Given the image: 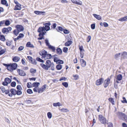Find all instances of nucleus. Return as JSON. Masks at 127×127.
<instances>
[{"mask_svg":"<svg viewBox=\"0 0 127 127\" xmlns=\"http://www.w3.org/2000/svg\"><path fill=\"white\" fill-rule=\"evenodd\" d=\"M118 20L121 21H125L127 20V16L120 18Z\"/></svg>","mask_w":127,"mask_h":127,"instance_id":"obj_23","label":"nucleus"},{"mask_svg":"<svg viewBox=\"0 0 127 127\" xmlns=\"http://www.w3.org/2000/svg\"><path fill=\"white\" fill-rule=\"evenodd\" d=\"M24 36V35L23 34L20 33L19 34V36L17 37V40H18L19 39L23 37Z\"/></svg>","mask_w":127,"mask_h":127,"instance_id":"obj_35","label":"nucleus"},{"mask_svg":"<svg viewBox=\"0 0 127 127\" xmlns=\"http://www.w3.org/2000/svg\"><path fill=\"white\" fill-rule=\"evenodd\" d=\"M31 84V82H28L27 84V86L28 88H30L32 87L31 86H30V84Z\"/></svg>","mask_w":127,"mask_h":127,"instance_id":"obj_58","label":"nucleus"},{"mask_svg":"<svg viewBox=\"0 0 127 127\" xmlns=\"http://www.w3.org/2000/svg\"><path fill=\"white\" fill-rule=\"evenodd\" d=\"M21 5L20 4H19L18 5H16L14 7L15 10H20L21 9Z\"/></svg>","mask_w":127,"mask_h":127,"instance_id":"obj_15","label":"nucleus"},{"mask_svg":"<svg viewBox=\"0 0 127 127\" xmlns=\"http://www.w3.org/2000/svg\"><path fill=\"white\" fill-rule=\"evenodd\" d=\"M4 23L6 26H8L10 24V22L8 20H6L5 22H4Z\"/></svg>","mask_w":127,"mask_h":127,"instance_id":"obj_44","label":"nucleus"},{"mask_svg":"<svg viewBox=\"0 0 127 127\" xmlns=\"http://www.w3.org/2000/svg\"><path fill=\"white\" fill-rule=\"evenodd\" d=\"M47 116L48 118L49 119H51L52 117V114L50 112H48L47 114Z\"/></svg>","mask_w":127,"mask_h":127,"instance_id":"obj_46","label":"nucleus"},{"mask_svg":"<svg viewBox=\"0 0 127 127\" xmlns=\"http://www.w3.org/2000/svg\"><path fill=\"white\" fill-rule=\"evenodd\" d=\"M56 52L57 54L59 55H61L62 53V49L59 48H58L57 49Z\"/></svg>","mask_w":127,"mask_h":127,"instance_id":"obj_22","label":"nucleus"},{"mask_svg":"<svg viewBox=\"0 0 127 127\" xmlns=\"http://www.w3.org/2000/svg\"><path fill=\"white\" fill-rule=\"evenodd\" d=\"M46 66H47L49 68L51 67V65H52V64L51 63V62L50 60H47L46 61Z\"/></svg>","mask_w":127,"mask_h":127,"instance_id":"obj_19","label":"nucleus"},{"mask_svg":"<svg viewBox=\"0 0 127 127\" xmlns=\"http://www.w3.org/2000/svg\"><path fill=\"white\" fill-rule=\"evenodd\" d=\"M122 78V75L121 74H119L116 76L114 80L115 81L116 83L119 84L120 83L119 81H120L121 80Z\"/></svg>","mask_w":127,"mask_h":127,"instance_id":"obj_3","label":"nucleus"},{"mask_svg":"<svg viewBox=\"0 0 127 127\" xmlns=\"http://www.w3.org/2000/svg\"><path fill=\"white\" fill-rule=\"evenodd\" d=\"M36 71V69H34L32 68H31L30 70V72L32 74L34 73Z\"/></svg>","mask_w":127,"mask_h":127,"instance_id":"obj_36","label":"nucleus"},{"mask_svg":"<svg viewBox=\"0 0 127 127\" xmlns=\"http://www.w3.org/2000/svg\"><path fill=\"white\" fill-rule=\"evenodd\" d=\"M20 58L18 56H15L12 59L13 61L15 62H18L20 60Z\"/></svg>","mask_w":127,"mask_h":127,"instance_id":"obj_18","label":"nucleus"},{"mask_svg":"<svg viewBox=\"0 0 127 127\" xmlns=\"http://www.w3.org/2000/svg\"><path fill=\"white\" fill-rule=\"evenodd\" d=\"M31 63L33 64L36 65L37 64V62L35 59H33L32 60H31Z\"/></svg>","mask_w":127,"mask_h":127,"instance_id":"obj_41","label":"nucleus"},{"mask_svg":"<svg viewBox=\"0 0 127 127\" xmlns=\"http://www.w3.org/2000/svg\"><path fill=\"white\" fill-rule=\"evenodd\" d=\"M27 92L30 94H31L33 93V92L32 90L30 89H29L27 90Z\"/></svg>","mask_w":127,"mask_h":127,"instance_id":"obj_47","label":"nucleus"},{"mask_svg":"<svg viewBox=\"0 0 127 127\" xmlns=\"http://www.w3.org/2000/svg\"><path fill=\"white\" fill-rule=\"evenodd\" d=\"M39 54L41 56H42V58L43 59V58L47 53V52L44 50H42V51L40 52L39 53Z\"/></svg>","mask_w":127,"mask_h":127,"instance_id":"obj_9","label":"nucleus"},{"mask_svg":"<svg viewBox=\"0 0 127 127\" xmlns=\"http://www.w3.org/2000/svg\"><path fill=\"white\" fill-rule=\"evenodd\" d=\"M12 30V28L10 27H9L7 28H4L2 29V32L3 33H5L6 34H8L9 32Z\"/></svg>","mask_w":127,"mask_h":127,"instance_id":"obj_4","label":"nucleus"},{"mask_svg":"<svg viewBox=\"0 0 127 127\" xmlns=\"http://www.w3.org/2000/svg\"><path fill=\"white\" fill-rule=\"evenodd\" d=\"M103 79L102 78H101L99 79H98L96 82V84L97 85H99L101 84L103 81Z\"/></svg>","mask_w":127,"mask_h":127,"instance_id":"obj_8","label":"nucleus"},{"mask_svg":"<svg viewBox=\"0 0 127 127\" xmlns=\"http://www.w3.org/2000/svg\"><path fill=\"white\" fill-rule=\"evenodd\" d=\"M5 52V50L3 49L0 51V55L3 54Z\"/></svg>","mask_w":127,"mask_h":127,"instance_id":"obj_59","label":"nucleus"},{"mask_svg":"<svg viewBox=\"0 0 127 127\" xmlns=\"http://www.w3.org/2000/svg\"><path fill=\"white\" fill-rule=\"evenodd\" d=\"M60 59L58 58V57H55L54 59V61L56 62V63L57 64V62H58V61H59Z\"/></svg>","mask_w":127,"mask_h":127,"instance_id":"obj_45","label":"nucleus"},{"mask_svg":"<svg viewBox=\"0 0 127 127\" xmlns=\"http://www.w3.org/2000/svg\"><path fill=\"white\" fill-rule=\"evenodd\" d=\"M63 85L65 88H67L68 86V84L66 82H63L62 83Z\"/></svg>","mask_w":127,"mask_h":127,"instance_id":"obj_43","label":"nucleus"},{"mask_svg":"<svg viewBox=\"0 0 127 127\" xmlns=\"http://www.w3.org/2000/svg\"><path fill=\"white\" fill-rule=\"evenodd\" d=\"M46 88V85H44L40 89L38 90V93H42L45 89Z\"/></svg>","mask_w":127,"mask_h":127,"instance_id":"obj_11","label":"nucleus"},{"mask_svg":"<svg viewBox=\"0 0 127 127\" xmlns=\"http://www.w3.org/2000/svg\"><path fill=\"white\" fill-rule=\"evenodd\" d=\"M10 92L12 95H15L16 94V90L13 89H11L10 90Z\"/></svg>","mask_w":127,"mask_h":127,"instance_id":"obj_25","label":"nucleus"},{"mask_svg":"<svg viewBox=\"0 0 127 127\" xmlns=\"http://www.w3.org/2000/svg\"><path fill=\"white\" fill-rule=\"evenodd\" d=\"M68 49L66 47H64L63 48V51L64 52L66 53L68 51Z\"/></svg>","mask_w":127,"mask_h":127,"instance_id":"obj_50","label":"nucleus"},{"mask_svg":"<svg viewBox=\"0 0 127 127\" xmlns=\"http://www.w3.org/2000/svg\"><path fill=\"white\" fill-rule=\"evenodd\" d=\"M17 89L18 90L21 91V89H22V88L21 87V86L20 85H18L17 87Z\"/></svg>","mask_w":127,"mask_h":127,"instance_id":"obj_61","label":"nucleus"},{"mask_svg":"<svg viewBox=\"0 0 127 127\" xmlns=\"http://www.w3.org/2000/svg\"><path fill=\"white\" fill-rule=\"evenodd\" d=\"M118 114L120 116H122L123 117H125L126 116L125 114L122 112H119L118 113Z\"/></svg>","mask_w":127,"mask_h":127,"instance_id":"obj_40","label":"nucleus"},{"mask_svg":"<svg viewBox=\"0 0 127 127\" xmlns=\"http://www.w3.org/2000/svg\"><path fill=\"white\" fill-rule=\"evenodd\" d=\"M108 127H113V124L111 123H109L108 124Z\"/></svg>","mask_w":127,"mask_h":127,"instance_id":"obj_64","label":"nucleus"},{"mask_svg":"<svg viewBox=\"0 0 127 127\" xmlns=\"http://www.w3.org/2000/svg\"><path fill=\"white\" fill-rule=\"evenodd\" d=\"M52 56L51 54H47L43 58L45 60L47 59H49L51 58Z\"/></svg>","mask_w":127,"mask_h":127,"instance_id":"obj_20","label":"nucleus"},{"mask_svg":"<svg viewBox=\"0 0 127 127\" xmlns=\"http://www.w3.org/2000/svg\"><path fill=\"white\" fill-rule=\"evenodd\" d=\"M45 43L46 44V46L48 47L50 45L49 42V40L47 39H46L45 40Z\"/></svg>","mask_w":127,"mask_h":127,"instance_id":"obj_34","label":"nucleus"},{"mask_svg":"<svg viewBox=\"0 0 127 127\" xmlns=\"http://www.w3.org/2000/svg\"><path fill=\"white\" fill-rule=\"evenodd\" d=\"M51 24L49 22H48L47 23L44 24V25H45V27H44V29L45 31H47L50 30V27L49 26L51 25Z\"/></svg>","mask_w":127,"mask_h":127,"instance_id":"obj_5","label":"nucleus"},{"mask_svg":"<svg viewBox=\"0 0 127 127\" xmlns=\"http://www.w3.org/2000/svg\"><path fill=\"white\" fill-rule=\"evenodd\" d=\"M0 39L3 41H4L5 39L4 36L2 35H0Z\"/></svg>","mask_w":127,"mask_h":127,"instance_id":"obj_38","label":"nucleus"},{"mask_svg":"<svg viewBox=\"0 0 127 127\" xmlns=\"http://www.w3.org/2000/svg\"><path fill=\"white\" fill-rule=\"evenodd\" d=\"M56 67L57 70H60L62 69V66L60 64H58L56 66Z\"/></svg>","mask_w":127,"mask_h":127,"instance_id":"obj_33","label":"nucleus"},{"mask_svg":"<svg viewBox=\"0 0 127 127\" xmlns=\"http://www.w3.org/2000/svg\"><path fill=\"white\" fill-rule=\"evenodd\" d=\"M110 79L109 78H108L104 81L103 83L104 88H106L107 87L108 85L110 83Z\"/></svg>","mask_w":127,"mask_h":127,"instance_id":"obj_6","label":"nucleus"},{"mask_svg":"<svg viewBox=\"0 0 127 127\" xmlns=\"http://www.w3.org/2000/svg\"><path fill=\"white\" fill-rule=\"evenodd\" d=\"M73 76L74 77V79L75 80H77L79 79V76L78 75L76 74L75 75Z\"/></svg>","mask_w":127,"mask_h":127,"instance_id":"obj_54","label":"nucleus"},{"mask_svg":"<svg viewBox=\"0 0 127 127\" xmlns=\"http://www.w3.org/2000/svg\"><path fill=\"white\" fill-rule=\"evenodd\" d=\"M53 106L55 107H57V106H59L62 105L59 102L53 103Z\"/></svg>","mask_w":127,"mask_h":127,"instance_id":"obj_37","label":"nucleus"},{"mask_svg":"<svg viewBox=\"0 0 127 127\" xmlns=\"http://www.w3.org/2000/svg\"><path fill=\"white\" fill-rule=\"evenodd\" d=\"M121 58H127V52H123V53L122 54Z\"/></svg>","mask_w":127,"mask_h":127,"instance_id":"obj_17","label":"nucleus"},{"mask_svg":"<svg viewBox=\"0 0 127 127\" xmlns=\"http://www.w3.org/2000/svg\"><path fill=\"white\" fill-rule=\"evenodd\" d=\"M16 28L20 32L24 30L23 27L21 25H18L16 26Z\"/></svg>","mask_w":127,"mask_h":127,"instance_id":"obj_12","label":"nucleus"},{"mask_svg":"<svg viewBox=\"0 0 127 127\" xmlns=\"http://www.w3.org/2000/svg\"><path fill=\"white\" fill-rule=\"evenodd\" d=\"M79 49L80 51H85L83 49V47L82 46H79Z\"/></svg>","mask_w":127,"mask_h":127,"instance_id":"obj_57","label":"nucleus"},{"mask_svg":"<svg viewBox=\"0 0 127 127\" xmlns=\"http://www.w3.org/2000/svg\"><path fill=\"white\" fill-rule=\"evenodd\" d=\"M64 33L68 34L69 32L68 30L65 29L64 30Z\"/></svg>","mask_w":127,"mask_h":127,"instance_id":"obj_63","label":"nucleus"},{"mask_svg":"<svg viewBox=\"0 0 127 127\" xmlns=\"http://www.w3.org/2000/svg\"><path fill=\"white\" fill-rule=\"evenodd\" d=\"M22 92L20 90L16 91V94L18 95H20L22 94Z\"/></svg>","mask_w":127,"mask_h":127,"instance_id":"obj_48","label":"nucleus"},{"mask_svg":"<svg viewBox=\"0 0 127 127\" xmlns=\"http://www.w3.org/2000/svg\"><path fill=\"white\" fill-rule=\"evenodd\" d=\"M17 64L15 63L10 64L7 67V69L11 71L15 70L17 67Z\"/></svg>","mask_w":127,"mask_h":127,"instance_id":"obj_1","label":"nucleus"},{"mask_svg":"<svg viewBox=\"0 0 127 127\" xmlns=\"http://www.w3.org/2000/svg\"><path fill=\"white\" fill-rule=\"evenodd\" d=\"M24 48V47L23 46H20L18 48V51H21Z\"/></svg>","mask_w":127,"mask_h":127,"instance_id":"obj_56","label":"nucleus"},{"mask_svg":"<svg viewBox=\"0 0 127 127\" xmlns=\"http://www.w3.org/2000/svg\"><path fill=\"white\" fill-rule=\"evenodd\" d=\"M4 81L8 84L10 83L11 82V80L8 78H6L5 79Z\"/></svg>","mask_w":127,"mask_h":127,"instance_id":"obj_30","label":"nucleus"},{"mask_svg":"<svg viewBox=\"0 0 127 127\" xmlns=\"http://www.w3.org/2000/svg\"><path fill=\"white\" fill-rule=\"evenodd\" d=\"M38 32L39 33H43V34L44 33V34L46 33L44 29V27H39L38 30Z\"/></svg>","mask_w":127,"mask_h":127,"instance_id":"obj_7","label":"nucleus"},{"mask_svg":"<svg viewBox=\"0 0 127 127\" xmlns=\"http://www.w3.org/2000/svg\"><path fill=\"white\" fill-rule=\"evenodd\" d=\"M19 32H20L17 29L13 31L14 33L16 36H17L18 35Z\"/></svg>","mask_w":127,"mask_h":127,"instance_id":"obj_31","label":"nucleus"},{"mask_svg":"<svg viewBox=\"0 0 127 127\" xmlns=\"http://www.w3.org/2000/svg\"><path fill=\"white\" fill-rule=\"evenodd\" d=\"M45 12L43 11H34V13L37 15H40L43 14V13H44Z\"/></svg>","mask_w":127,"mask_h":127,"instance_id":"obj_28","label":"nucleus"},{"mask_svg":"<svg viewBox=\"0 0 127 127\" xmlns=\"http://www.w3.org/2000/svg\"><path fill=\"white\" fill-rule=\"evenodd\" d=\"M81 65L83 67H85L86 65V62L83 59H80Z\"/></svg>","mask_w":127,"mask_h":127,"instance_id":"obj_16","label":"nucleus"},{"mask_svg":"<svg viewBox=\"0 0 127 127\" xmlns=\"http://www.w3.org/2000/svg\"><path fill=\"white\" fill-rule=\"evenodd\" d=\"M36 60L37 61L39 62H40L42 63H44V61L43 60L41 59L39 57H37L36 59Z\"/></svg>","mask_w":127,"mask_h":127,"instance_id":"obj_42","label":"nucleus"},{"mask_svg":"<svg viewBox=\"0 0 127 127\" xmlns=\"http://www.w3.org/2000/svg\"><path fill=\"white\" fill-rule=\"evenodd\" d=\"M123 100L122 101V102L123 103H127V101L125 98L123 97Z\"/></svg>","mask_w":127,"mask_h":127,"instance_id":"obj_52","label":"nucleus"},{"mask_svg":"<svg viewBox=\"0 0 127 127\" xmlns=\"http://www.w3.org/2000/svg\"><path fill=\"white\" fill-rule=\"evenodd\" d=\"M32 85L33 87L38 88V86L40 85V83L39 82H34Z\"/></svg>","mask_w":127,"mask_h":127,"instance_id":"obj_26","label":"nucleus"},{"mask_svg":"<svg viewBox=\"0 0 127 127\" xmlns=\"http://www.w3.org/2000/svg\"><path fill=\"white\" fill-rule=\"evenodd\" d=\"M16 84L15 82H13L11 83V85L12 87H15L16 86Z\"/></svg>","mask_w":127,"mask_h":127,"instance_id":"obj_53","label":"nucleus"},{"mask_svg":"<svg viewBox=\"0 0 127 127\" xmlns=\"http://www.w3.org/2000/svg\"><path fill=\"white\" fill-rule=\"evenodd\" d=\"M109 101L112 104L114 105L115 104V101L113 98H110L108 99Z\"/></svg>","mask_w":127,"mask_h":127,"instance_id":"obj_29","label":"nucleus"},{"mask_svg":"<svg viewBox=\"0 0 127 127\" xmlns=\"http://www.w3.org/2000/svg\"><path fill=\"white\" fill-rule=\"evenodd\" d=\"M93 15L98 20H100L101 19V17L99 15L96 14H94Z\"/></svg>","mask_w":127,"mask_h":127,"instance_id":"obj_27","label":"nucleus"},{"mask_svg":"<svg viewBox=\"0 0 127 127\" xmlns=\"http://www.w3.org/2000/svg\"><path fill=\"white\" fill-rule=\"evenodd\" d=\"M64 63V62L63 61L59 60L57 62V64H63Z\"/></svg>","mask_w":127,"mask_h":127,"instance_id":"obj_62","label":"nucleus"},{"mask_svg":"<svg viewBox=\"0 0 127 127\" xmlns=\"http://www.w3.org/2000/svg\"><path fill=\"white\" fill-rule=\"evenodd\" d=\"M44 33H39V36L40 37L38 38V40H41L43 38V37L44 35Z\"/></svg>","mask_w":127,"mask_h":127,"instance_id":"obj_32","label":"nucleus"},{"mask_svg":"<svg viewBox=\"0 0 127 127\" xmlns=\"http://www.w3.org/2000/svg\"><path fill=\"white\" fill-rule=\"evenodd\" d=\"M56 27V23H54L53 25H52L51 26V29H55Z\"/></svg>","mask_w":127,"mask_h":127,"instance_id":"obj_49","label":"nucleus"},{"mask_svg":"<svg viewBox=\"0 0 127 127\" xmlns=\"http://www.w3.org/2000/svg\"><path fill=\"white\" fill-rule=\"evenodd\" d=\"M48 48L51 50L52 52H55L56 50V48L55 47L50 45L48 47Z\"/></svg>","mask_w":127,"mask_h":127,"instance_id":"obj_14","label":"nucleus"},{"mask_svg":"<svg viewBox=\"0 0 127 127\" xmlns=\"http://www.w3.org/2000/svg\"><path fill=\"white\" fill-rule=\"evenodd\" d=\"M61 110L63 112H66L67 111H68V110L66 108H63L61 109Z\"/></svg>","mask_w":127,"mask_h":127,"instance_id":"obj_55","label":"nucleus"},{"mask_svg":"<svg viewBox=\"0 0 127 127\" xmlns=\"http://www.w3.org/2000/svg\"><path fill=\"white\" fill-rule=\"evenodd\" d=\"M98 119L101 123L105 124L106 123V119L102 115H98Z\"/></svg>","mask_w":127,"mask_h":127,"instance_id":"obj_2","label":"nucleus"},{"mask_svg":"<svg viewBox=\"0 0 127 127\" xmlns=\"http://www.w3.org/2000/svg\"><path fill=\"white\" fill-rule=\"evenodd\" d=\"M72 43V42L71 41H68L65 43V45L66 46H69Z\"/></svg>","mask_w":127,"mask_h":127,"instance_id":"obj_24","label":"nucleus"},{"mask_svg":"<svg viewBox=\"0 0 127 127\" xmlns=\"http://www.w3.org/2000/svg\"><path fill=\"white\" fill-rule=\"evenodd\" d=\"M120 53H117L115 55V58L116 59H118L120 57Z\"/></svg>","mask_w":127,"mask_h":127,"instance_id":"obj_39","label":"nucleus"},{"mask_svg":"<svg viewBox=\"0 0 127 127\" xmlns=\"http://www.w3.org/2000/svg\"><path fill=\"white\" fill-rule=\"evenodd\" d=\"M7 2L6 0H1V3L2 4H6Z\"/></svg>","mask_w":127,"mask_h":127,"instance_id":"obj_51","label":"nucleus"},{"mask_svg":"<svg viewBox=\"0 0 127 127\" xmlns=\"http://www.w3.org/2000/svg\"><path fill=\"white\" fill-rule=\"evenodd\" d=\"M17 71L18 73H19V74L21 76H24L26 75V73L23 70L18 69Z\"/></svg>","mask_w":127,"mask_h":127,"instance_id":"obj_10","label":"nucleus"},{"mask_svg":"<svg viewBox=\"0 0 127 127\" xmlns=\"http://www.w3.org/2000/svg\"><path fill=\"white\" fill-rule=\"evenodd\" d=\"M71 1L73 3L76 4L81 5L82 4V1L79 0H78V1H77L76 0H71Z\"/></svg>","mask_w":127,"mask_h":127,"instance_id":"obj_13","label":"nucleus"},{"mask_svg":"<svg viewBox=\"0 0 127 127\" xmlns=\"http://www.w3.org/2000/svg\"><path fill=\"white\" fill-rule=\"evenodd\" d=\"M40 65L44 69L46 70H48V69L49 68L47 66H46V65H45L43 63H41L40 64Z\"/></svg>","mask_w":127,"mask_h":127,"instance_id":"obj_21","label":"nucleus"},{"mask_svg":"<svg viewBox=\"0 0 127 127\" xmlns=\"http://www.w3.org/2000/svg\"><path fill=\"white\" fill-rule=\"evenodd\" d=\"M91 28L93 29H94L95 28V24H92L91 25Z\"/></svg>","mask_w":127,"mask_h":127,"instance_id":"obj_60","label":"nucleus"}]
</instances>
